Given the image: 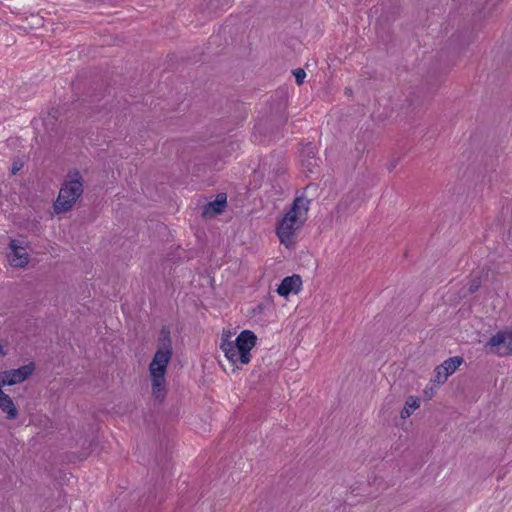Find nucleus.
Here are the masks:
<instances>
[{
    "label": "nucleus",
    "instance_id": "obj_16",
    "mask_svg": "<svg viewBox=\"0 0 512 512\" xmlns=\"http://www.w3.org/2000/svg\"><path fill=\"white\" fill-rule=\"evenodd\" d=\"M396 164H397V161L395 162H392L390 165H389V169L392 170L396 167Z\"/></svg>",
    "mask_w": 512,
    "mask_h": 512
},
{
    "label": "nucleus",
    "instance_id": "obj_7",
    "mask_svg": "<svg viewBox=\"0 0 512 512\" xmlns=\"http://www.w3.org/2000/svg\"><path fill=\"white\" fill-rule=\"evenodd\" d=\"M488 346L495 348L499 355L512 354V333H498L490 338Z\"/></svg>",
    "mask_w": 512,
    "mask_h": 512
},
{
    "label": "nucleus",
    "instance_id": "obj_14",
    "mask_svg": "<svg viewBox=\"0 0 512 512\" xmlns=\"http://www.w3.org/2000/svg\"><path fill=\"white\" fill-rule=\"evenodd\" d=\"M302 164L304 166H306L310 172H312V167H314L316 165L314 156H311V157L309 156V159H307L306 162L303 161Z\"/></svg>",
    "mask_w": 512,
    "mask_h": 512
},
{
    "label": "nucleus",
    "instance_id": "obj_13",
    "mask_svg": "<svg viewBox=\"0 0 512 512\" xmlns=\"http://www.w3.org/2000/svg\"><path fill=\"white\" fill-rule=\"evenodd\" d=\"M293 75L295 76V80L298 85H301L306 77L305 71L301 68L293 70Z\"/></svg>",
    "mask_w": 512,
    "mask_h": 512
},
{
    "label": "nucleus",
    "instance_id": "obj_9",
    "mask_svg": "<svg viewBox=\"0 0 512 512\" xmlns=\"http://www.w3.org/2000/svg\"><path fill=\"white\" fill-rule=\"evenodd\" d=\"M302 280L299 275L285 277L279 285L277 292L280 296L287 297L290 293H297L301 289Z\"/></svg>",
    "mask_w": 512,
    "mask_h": 512
},
{
    "label": "nucleus",
    "instance_id": "obj_2",
    "mask_svg": "<svg viewBox=\"0 0 512 512\" xmlns=\"http://www.w3.org/2000/svg\"><path fill=\"white\" fill-rule=\"evenodd\" d=\"M256 342V335L250 330H244L235 341L224 340L221 343V350L229 362L239 368V365H247L251 361L250 351Z\"/></svg>",
    "mask_w": 512,
    "mask_h": 512
},
{
    "label": "nucleus",
    "instance_id": "obj_12",
    "mask_svg": "<svg viewBox=\"0 0 512 512\" xmlns=\"http://www.w3.org/2000/svg\"><path fill=\"white\" fill-rule=\"evenodd\" d=\"M419 407V401L417 398L410 396L406 401V406L401 411V418H408L414 410Z\"/></svg>",
    "mask_w": 512,
    "mask_h": 512
},
{
    "label": "nucleus",
    "instance_id": "obj_3",
    "mask_svg": "<svg viewBox=\"0 0 512 512\" xmlns=\"http://www.w3.org/2000/svg\"><path fill=\"white\" fill-rule=\"evenodd\" d=\"M83 184V177L78 170L68 172L59 191L57 200L54 203V210L56 213H63L72 209L76 201L83 194Z\"/></svg>",
    "mask_w": 512,
    "mask_h": 512
},
{
    "label": "nucleus",
    "instance_id": "obj_11",
    "mask_svg": "<svg viewBox=\"0 0 512 512\" xmlns=\"http://www.w3.org/2000/svg\"><path fill=\"white\" fill-rule=\"evenodd\" d=\"M157 350H167L172 352V342L170 338V331L167 327H163L159 335V347Z\"/></svg>",
    "mask_w": 512,
    "mask_h": 512
},
{
    "label": "nucleus",
    "instance_id": "obj_6",
    "mask_svg": "<svg viewBox=\"0 0 512 512\" xmlns=\"http://www.w3.org/2000/svg\"><path fill=\"white\" fill-rule=\"evenodd\" d=\"M461 363L462 358L460 357H451L445 360L441 365L436 367L434 381L438 384H443L447 378L456 371Z\"/></svg>",
    "mask_w": 512,
    "mask_h": 512
},
{
    "label": "nucleus",
    "instance_id": "obj_1",
    "mask_svg": "<svg viewBox=\"0 0 512 512\" xmlns=\"http://www.w3.org/2000/svg\"><path fill=\"white\" fill-rule=\"evenodd\" d=\"M310 201L305 197L294 199L289 210L278 221L276 226V235L280 243L286 247L292 246L297 234L307 220Z\"/></svg>",
    "mask_w": 512,
    "mask_h": 512
},
{
    "label": "nucleus",
    "instance_id": "obj_8",
    "mask_svg": "<svg viewBox=\"0 0 512 512\" xmlns=\"http://www.w3.org/2000/svg\"><path fill=\"white\" fill-rule=\"evenodd\" d=\"M10 253L8 254V261L11 266L21 268L28 264L29 254L26 249L18 244L17 240H11Z\"/></svg>",
    "mask_w": 512,
    "mask_h": 512
},
{
    "label": "nucleus",
    "instance_id": "obj_17",
    "mask_svg": "<svg viewBox=\"0 0 512 512\" xmlns=\"http://www.w3.org/2000/svg\"><path fill=\"white\" fill-rule=\"evenodd\" d=\"M17 170H18V166H14L13 169H12V172L16 173Z\"/></svg>",
    "mask_w": 512,
    "mask_h": 512
},
{
    "label": "nucleus",
    "instance_id": "obj_5",
    "mask_svg": "<svg viewBox=\"0 0 512 512\" xmlns=\"http://www.w3.org/2000/svg\"><path fill=\"white\" fill-rule=\"evenodd\" d=\"M33 364L24 365L18 369H12L0 373V386L14 385L26 380L33 372Z\"/></svg>",
    "mask_w": 512,
    "mask_h": 512
},
{
    "label": "nucleus",
    "instance_id": "obj_15",
    "mask_svg": "<svg viewBox=\"0 0 512 512\" xmlns=\"http://www.w3.org/2000/svg\"><path fill=\"white\" fill-rule=\"evenodd\" d=\"M480 287V280L473 279L469 285V292L474 293Z\"/></svg>",
    "mask_w": 512,
    "mask_h": 512
},
{
    "label": "nucleus",
    "instance_id": "obj_4",
    "mask_svg": "<svg viewBox=\"0 0 512 512\" xmlns=\"http://www.w3.org/2000/svg\"><path fill=\"white\" fill-rule=\"evenodd\" d=\"M172 356L171 351L157 350L150 365L149 374L152 384V394L155 399L163 401L166 396V378L167 366Z\"/></svg>",
    "mask_w": 512,
    "mask_h": 512
},
{
    "label": "nucleus",
    "instance_id": "obj_10",
    "mask_svg": "<svg viewBox=\"0 0 512 512\" xmlns=\"http://www.w3.org/2000/svg\"><path fill=\"white\" fill-rule=\"evenodd\" d=\"M227 197L225 194H218L216 199L203 207L202 215L205 218H212L222 213L226 207Z\"/></svg>",
    "mask_w": 512,
    "mask_h": 512
}]
</instances>
